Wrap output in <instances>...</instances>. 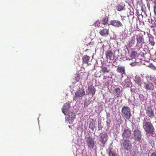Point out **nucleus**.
<instances>
[{
  "instance_id": "nucleus-1",
  "label": "nucleus",
  "mask_w": 156,
  "mask_h": 156,
  "mask_svg": "<svg viewBox=\"0 0 156 156\" xmlns=\"http://www.w3.org/2000/svg\"><path fill=\"white\" fill-rule=\"evenodd\" d=\"M143 124V128L147 134H153L154 128L151 122L150 119L144 118Z\"/></svg>"
},
{
  "instance_id": "nucleus-2",
  "label": "nucleus",
  "mask_w": 156,
  "mask_h": 156,
  "mask_svg": "<svg viewBox=\"0 0 156 156\" xmlns=\"http://www.w3.org/2000/svg\"><path fill=\"white\" fill-rule=\"evenodd\" d=\"M121 115L125 119L129 120L131 116L130 109L127 106H124L122 109Z\"/></svg>"
},
{
  "instance_id": "nucleus-3",
  "label": "nucleus",
  "mask_w": 156,
  "mask_h": 156,
  "mask_svg": "<svg viewBox=\"0 0 156 156\" xmlns=\"http://www.w3.org/2000/svg\"><path fill=\"white\" fill-rule=\"evenodd\" d=\"M99 138V141L103 144H105L107 142L108 139L107 134L105 132L101 133Z\"/></svg>"
},
{
  "instance_id": "nucleus-4",
  "label": "nucleus",
  "mask_w": 156,
  "mask_h": 156,
  "mask_svg": "<svg viewBox=\"0 0 156 156\" xmlns=\"http://www.w3.org/2000/svg\"><path fill=\"white\" fill-rule=\"evenodd\" d=\"M143 35L141 33L139 34L136 36V39L137 44L136 47H138V48L140 49L142 47V42L144 41Z\"/></svg>"
},
{
  "instance_id": "nucleus-5",
  "label": "nucleus",
  "mask_w": 156,
  "mask_h": 156,
  "mask_svg": "<svg viewBox=\"0 0 156 156\" xmlns=\"http://www.w3.org/2000/svg\"><path fill=\"white\" fill-rule=\"evenodd\" d=\"M106 58L109 62H112L114 60L115 55L112 50H108L105 53Z\"/></svg>"
},
{
  "instance_id": "nucleus-6",
  "label": "nucleus",
  "mask_w": 156,
  "mask_h": 156,
  "mask_svg": "<svg viewBox=\"0 0 156 156\" xmlns=\"http://www.w3.org/2000/svg\"><path fill=\"white\" fill-rule=\"evenodd\" d=\"M122 144L124 149L127 151L130 150L132 148V144L131 142L129 139H124L123 140Z\"/></svg>"
},
{
  "instance_id": "nucleus-7",
  "label": "nucleus",
  "mask_w": 156,
  "mask_h": 156,
  "mask_svg": "<svg viewBox=\"0 0 156 156\" xmlns=\"http://www.w3.org/2000/svg\"><path fill=\"white\" fill-rule=\"evenodd\" d=\"M146 113L150 118H152L154 116V110L151 106H147L145 109Z\"/></svg>"
},
{
  "instance_id": "nucleus-8",
  "label": "nucleus",
  "mask_w": 156,
  "mask_h": 156,
  "mask_svg": "<svg viewBox=\"0 0 156 156\" xmlns=\"http://www.w3.org/2000/svg\"><path fill=\"white\" fill-rule=\"evenodd\" d=\"M86 142L88 148L90 150L93 148L94 145V143L93 138L91 136H89L86 139Z\"/></svg>"
},
{
  "instance_id": "nucleus-9",
  "label": "nucleus",
  "mask_w": 156,
  "mask_h": 156,
  "mask_svg": "<svg viewBox=\"0 0 156 156\" xmlns=\"http://www.w3.org/2000/svg\"><path fill=\"white\" fill-rule=\"evenodd\" d=\"M131 134V131L128 128L124 129L122 134V136L123 138L129 137Z\"/></svg>"
},
{
  "instance_id": "nucleus-10",
  "label": "nucleus",
  "mask_w": 156,
  "mask_h": 156,
  "mask_svg": "<svg viewBox=\"0 0 156 156\" xmlns=\"http://www.w3.org/2000/svg\"><path fill=\"white\" fill-rule=\"evenodd\" d=\"M85 92L84 89L79 90H77L74 96L73 97V99L75 100L78 97H81L85 94Z\"/></svg>"
},
{
  "instance_id": "nucleus-11",
  "label": "nucleus",
  "mask_w": 156,
  "mask_h": 156,
  "mask_svg": "<svg viewBox=\"0 0 156 156\" xmlns=\"http://www.w3.org/2000/svg\"><path fill=\"white\" fill-rule=\"evenodd\" d=\"M134 133L135 140L138 141H140L141 140L142 136L140 131L137 129L134 131Z\"/></svg>"
},
{
  "instance_id": "nucleus-12",
  "label": "nucleus",
  "mask_w": 156,
  "mask_h": 156,
  "mask_svg": "<svg viewBox=\"0 0 156 156\" xmlns=\"http://www.w3.org/2000/svg\"><path fill=\"white\" fill-rule=\"evenodd\" d=\"M110 24L117 27H122L123 26L122 23L120 21L116 20H111L110 22Z\"/></svg>"
},
{
  "instance_id": "nucleus-13",
  "label": "nucleus",
  "mask_w": 156,
  "mask_h": 156,
  "mask_svg": "<svg viewBox=\"0 0 156 156\" xmlns=\"http://www.w3.org/2000/svg\"><path fill=\"white\" fill-rule=\"evenodd\" d=\"M70 105L69 104L66 103L64 104L62 108V112L66 115L67 112L69 111Z\"/></svg>"
},
{
  "instance_id": "nucleus-14",
  "label": "nucleus",
  "mask_w": 156,
  "mask_h": 156,
  "mask_svg": "<svg viewBox=\"0 0 156 156\" xmlns=\"http://www.w3.org/2000/svg\"><path fill=\"white\" fill-rule=\"evenodd\" d=\"M88 94H91L93 96L96 92V89L94 86L92 85L88 86L87 89Z\"/></svg>"
},
{
  "instance_id": "nucleus-15",
  "label": "nucleus",
  "mask_w": 156,
  "mask_h": 156,
  "mask_svg": "<svg viewBox=\"0 0 156 156\" xmlns=\"http://www.w3.org/2000/svg\"><path fill=\"white\" fill-rule=\"evenodd\" d=\"M122 91L119 87L116 88L114 89L113 94L116 97H118L122 95Z\"/></svg>"
},
{
  "instance_id": "nucleus-16",
  "label": "nucleus",
  "mask_w": 156,
  "mask_h": 156,
  "mask_svg": "<svg viewBox=\"0 0 156 156\" xmlns=\"http://www.w3.org/2000/svg\"><path fill=\"white\" fill-rule=\"evenodd\" d=\"M99 33L102 36L106 37L109 34V30L106 29H103L99 31Z\"/></svg>"
},
{
  "instance_id": "nucleus-17",
  "label": "nucleus",
  "mask_w": 156,
  "mask_h": 156,
  "mask_svg": "<svg viewBox=\"0 0 156 156\" xmlns=\"http://www.w3.org/2000/svg\"><path fill=\"white\" fill-rule=\"evenodd\" d=\"M116 70L117 72L120 73L121 75H122L124 74H125V67L124 66H118L117 67Z\"/></svg>"
},
{
  "instance_id": "nucleus-18",
  "label": "nucleus",
  "mask_w": 156,
  "mask_h": 156,
  "mask_svg": "<svg viewBox=\"0 0 156 156\" xmlns=\"http://www.w3.org/2000/svg\"><path fill=\"white\" fill-rule=\"evenodd\" d=\"M125 87H129L131 84L130 80L129 78L126 79L122 83Z\"/></svg>"
},
{
  "instance_id": "nucleus-19",
  "label": "nucleus",
  "mask_w": 156,
  "mask_h": 156,
  "mask_svg": "<svg viewBox=\"0 0 156 156\" xmlns=\"http://www.w3.org/2000/svg\"><path fill=\"white\" fill-rule=\"evenodd\" d=\"M90 59V57L87 55H84L82 58L83 64H88Z\"/></svg>"
},
{
  "instance_id": "nucleus-20",
  "label": "nucleus",
  "mask_w": 156,
  "mask_h": 156,
  "mask_svg": "<svg viewBox=\"0 0 156 156\" xmlns=\"http://www.w3.org/2000/svg\"><path fill=\"white\" fill-rule=\"evenodd\" d=\"M136 83L140 87H141L142 84H143L141 79L139 77H136L135 80Z\"/></svg>"
},
{
  "instance_id": "nucleus-21",
  "label": "nucleus",
  "mask_w": 156,
  "mask_h": 156,
  "mask_svg": "<svg viewBox=\"0 0 156 156\" xmlns=\"http://www.w3.org/2000/svg\"><path fill=\"white\" fill-rule=\"evenodd\" d=\"M101 70L103 74L108 73L110 72V69L108 68L106 66H102L101 67Z\"/></svg>"
},
{
  "instance_id": "nucleus-22",
  "label": "nucleus",
  "mask_w": 156,
  "mask_h": 156,
  "mask_svg": "<svg viewBox=\"0 0 156 156\" xmlns=\"http://www.w3.org/2000/svg\"><path fill=\"white\" fill-rule=\"evenodd\" d=\"M109 156H117V154L116 152L114 151L112 148L109 149V153L108 154Z\"/></svg>"
},
{
  "instance_id": "nucleus-23",
  "label": "nucleus",
  "mask_w": 156,
  "mask_h": 156,
  "mask_svg": "<svg viewBox=\"0 0 156 156\" xmlns=\"http://www.w3.org/2000/svg\"><path fill=\"white\" fill-rule=\"evenodd\" d=\"M144 87L146 90L151 89L153 88V86L152 84L151 83H144Z\"/></svg>"
},
{
  "instance_id": "nucleus-24",
  "label": "nucleus",
  "mask_w": 156,
  "mask_h": 156,
  "mask_svg": "<svg viewBox=\"0 0 156 156\" xmlns=\"http://www.w3.org/2000/svg\"><path fill=\"white\" fill-rule=\"evenodd\" d=\"M75 113L74 112H71L69 113V117L68 119L69 120H72L74 119L75 117Z\"/></svg>"
},
{
  "instance_id": "nucleus-25",
  "label": "nucleus",
  "mask_w": 156,
  "mask_h": 156,
  "mask_svg": "<svg viewBox=\"0 0 156 156\" xmlns=\"http://www.w3.org/2000/svg\"><path fill=\"white\" fill-rule=\"evenodd\" d=\"M95 122L94 119H92V121L89 124V128L92 131H93L95 127Z\"/></svg>"
},
{
  "instance_id": "nucleus-26",
  "label": "nucleus",
  "mask_w": 156,
  "mask_h": 156,
  "mask_svg": "<svg viewBox=\"0 0 156 156\" xmlns=\"http://www.w3.org/2000/svg\"><path fill=\"white\" fill-rule=\"evenodd\" d=\"M108 18L107 16H105L101 20V23L104 25H106L108 24V26L109 24L108 23Z\"/></svg>"
},
{
  "instance_id": "nucleus-27",
  "label": "nucleus",
  "mask_w": 156,
  "mask_h": 156,
  "mask_svg": "<svg viewBox=\"0 0 156 156\" xmlns=\"http://www.w3.org/2000/svg\"><path fill=\"white\" fill-rule=\"evenodd\" d=\"M135 43V38H132L129 41V43L128 44V45L130 47L133 46Z\"/></svg>"
},
{
  "instance_id": "nucleus-28",
  "label": "nucleus",
  "mask_w": 156,
  "mask_h": 156,
  "mask_svg": "<svg viewBox=\"0 0 156 156\" xmlns=\"http://www.w3.org/2000/svg\"><path fill=\"white\" fill-rule=\"evenodd\" d=\"M149 26L151 28L156 27V20H151V21H149Z\"/></svg>"
},
{
  "instance_id": "nucleus-29",
  "label": "nucleus",
  "mask_w": 156,
  "mask_h": 156,
  "mask_svg": "<svg viewBox=\"0 0 156 156\" xmlns=\"http://www.w3.org/2000/svg\"><path fill=\"white\" fill-rule=\"evenodd\" d=\"M149 44L151 45L152 46H153L155 44V42L154 41V37L153 36H151L149 37Z\"/></svg>"
},
{
  "instance_id": "nucleus-30",
  "label": "nucleus",
  "mask_w": 156,
  "mask_h": 156,
  "mask_svg": "<svg viewBox=\"0 0 156 156\" xmlns=\"http://www.w3.org/2000/svg\"><path fill=\"white\" fill-rule=\"evenodd\" d=\"M137 55V52L134 51H132L131 52L130 56L132 58H135Z\"/></svg>"
},
{
  "instance_id": "nucleus-31",
  "label": "nucleus",
  "mask_w": 156,
  "mask_h": 156,
  "mask_svg": "<svg viewBox=\"0 0 156 156\" xmlns=\"http://www.w3.org/2000/svg\"><path fill=\"white\" fill-rule=\"evenodd\" d=\"M95 26L96 27H99L100 26V23L99 20H97L94 23Z\"/></svg>"
},
{
  "instance_id": "nucleus-32",
  "label": "nucleus",
  "mask_w": 156,
  "mask_h": 156,
  "mask_svg": "<svg viewBox=\"0 0 156 156\" xmlns=\"http://www.w3.org/2000/svg\"><path fill=\"white\" fill-rule=\"evenodd\" d=\"M116 8L118 11H121L123 9V7L121 5H118L116 7Z\"/></svg>"
},
{
  "instance_id": "nucleus-33",
  "label": "nucleus",
  "mask_w": 156,
  "mask_h": 156,
  "mask_svg": "<svg viewBox=\"0 0 156 156\" xmlns=\"http://www.w3.org/2000/svg\"><path fill=\"white\" fill-rule=\"evenodd\" d=\"M154 11L155 14V16L156 17V6H154Z\"/></svg>"
},
{
  "instance_id": "nucleus-34",
  "label": "nucleus",
  "mask_w": 156,
  "mask_h": 156,
  "mask_svg": "<svg viewBox=\"0 0 156 156\" xmlns=\"http://www.w3.org/2000/svg\"><path fill=\"white\" fill-rule=\"evenodd\" d=\"M151 156H156V152H154L152 153Z\"/></svg>"
},
{
  "instance_id": "nucleus-35",
  "label": "nucleus",
  "mask_w": 156,
  "mask_h": 156,
  "mask_svg": "<svg viewBox=\"0 0 156 156\" xmlns=\"http://www.w3.org/2000/svg\"><path fill=\"white\" fill-rule=\"evenodd\" d=\"M153 3L155 5L154 6H156V1L155 0L153 2Z\"/></svg>"
},
{
  "instance_id": "nucleus-36",
  "label": "nucleus",
  "mask_w": 156,
  "mask_h": 156,
  "mask_svg": "<svg viewBox=\"0 0 156 156\" xmlns=\"http://www.w3.org/2000/svg\"><path fill=\"white\" fill-rule=\"evenodd\" d=\"M78 76V77H79V79H80V76H79V75H78V76Z\"/></svg>"
},
{
  "instance_id": "nucleus-37",
  "label": "nucleus",
  "mask_w": 156,
  "mask_h": 156,
  "mask_svg": "<svg viewBox=\"0 0 156 156\" xmlns=\"http://www.w3.org/2000/svg\"><path fill=\"white\" fill-rule=\"evenodd\" d=\"M141 31V32H142L144 33V34H145V32H144V31Z\"/></svg>"
},
{
  "instance_id": "nucleus-38",
  "label": "nucleus",
  "mask_w": 156,
  "mask_h": 156,
  "mask_svg": "<svg viewBox=\"0 0 156 156\" xmlns=\"http://www.w3.org/2000/svg\"><path fill=\"white\" fill-rule=\"evenodd\" d=\"M107 125H108V124H109V125H110V123H109L108 122H107Z\"/></svg>"
},
{
  "instance_id": "nucleus-39",
  "label": "nucleus",
  "mask_w": 156,
  "mask_h": 156,
  "mask_svg": "<svg viewBox=\"0 0 156 156\" xmlns=\"http://www.w3.org/2000/svg\"><path fill=\"white\" fill-rule=\"evenodd\" d=\"M145 56H144V57H145Z\"/></svg>"
}]
</instances>
